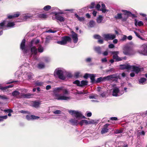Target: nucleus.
I'll use <instances>...</instances> for the list:
<instances>
[{"label":"nucleus","mask_w":147,"mask_h":147,"mask_svg":"<svg viewBox=\"0 0 147 147\" xmlns=\"http://www.w3.org/2000/svg\"><path fill=\"white\" fill-rule=\"evenodd\" d=\"M62 90V87L55 88L53 90V92L55 94V96L56 99L58 100H68L70 99L69 97H66L65 96L57 94H56L57 93H58L61 92Z\"/></svg>","instance_id":"f257e3e1"},{"label":"nucleus","mask_w":147,"mask_h":147,"mask_svg":"<svg viewBox=\"0 0 147 147\" xmlns=\"http://www.w3.org/2000/svg\"><path fill=\"white\" fill-rule=\"evenodd\" d=\"M113 78H116L117 79H121L119 76H118L117 74H114L107 76L104 77H100L98 78L96 81L97 83L104 81L106 80H112Z\"/></svg>","instance_id":"f03ea898"},{"label":"nucleus","mask_w":147,"mask_h":147,"mask_svg":"<svg viewBox=\"0 0 147 147\" xmlns=\"http://www.w3.org/2000/svg\"><path fill=\"white\" fill-rule=\"evenodd\" d=\"M122 11L124 13V18H123L122 16L123 15H122L121 13H118L117 16H115V18L116 19H121L123 21L125 20L127 18L128 16H130L131 13L130 12L127 11L126 10H123Z\"/></svg>","instance_id":"7ed1b4c3"},{"label":"nucleus","mask_w":147,"mask_h":147,"mask_svg":"<svg viewBox=\"0 0 147 147\" xmlns=\"http://www.w3.org/2000/svg\"><path fill=\"white\" fill-rule=\"evenodd\" d=\"M57 74L59 78L61 80H64L65 78V75L66 72L61 69H56L54 72V74Z\"/></svg>","instance_id":"20e7f679"},{"label":"nucleus","mask_w":147,"mask_h":147,"mask_svg":"<svg viewBox=\"0 0 147 147\" xmlns=\"http://www.w3.org/2000/svg\"><path fill=\"white\" fill-rule=\"evenodd\" d=\"M123 66V69H132L133 71L136 73H138L140 71V69L139 67L134 66H130L129 65H122Z\"/></svg>","instance_id":"39448f33"},{"label":"nucleus","mask_w":147,"mask_h":147,"mask_svg":"<svg viewBox=\"0 0 147 147\" xmlns=\"http://www.w3.org/2000/svg\"><path fill=\"white\" fill-rule=\"evenodd\" d=\"M111 54L113 55V59H115L116 61H119L122 60L123 59H125L126 57H120L118 56L119 53L118 51H112L111 52Z\"/></svg>","instance_id":"423d86ee"},{"label":"nucleus","mask_w":147,"mask_h":147,"mask_svg":"<svg viewBox=\"0 0 147 147\" xmlns=\"http://www.w3.org/2000/svg\"><path fill=\"white\" fill-rule=\"evenodd\" d=\"M69 113L73 116L77 118H85L84 116H82L80 112L74 111H69Z\"/></svg>","instance_id":"0eeeda50"},{"label":"nucleus","mask_w":147,"mask_h":147,"mask_svg":"<svg viewBox=\"0 0 147 147\" xmlns=\"http://www.w3.org/2000/svg\"><path fill=\"white\" fill-rule=\"evenodd\" d=\"M138 52L140 53L143 55H147V44H144L142 45Z\"/></svg>","instance_id":"6e6552de"},{"label":"nucleus","mask_w":147,"mask_h":147,"mask_svg":"<svg viewBox=\"0 0 147 147\" xmlns=\"http://www.w3.org/2000/svg\"><path fill=\"white\" fill-rule=\"evenodd\" d=\"M71 39L69 36H65L63 38L62 40L61 41L57 42V43L61 45H64L66 44L67 42H71Z\"/></svg>","instance_id":"1a4fd4ad"},{"label":"nucleus","mask_w":147,"mask_h":147,"mask_svg":"<svg viewBox=\"0 0 147 147\" xmlns=\"http://www.w3.org/2000/svg\"><path fill=\"white\" fill-rule=\"evenodd\" d=\"M102 36L106 40H112L116 37L115 35L112 34H104Z\"/></svg>","instance_id":"9d476101"},{"label":"nucleus","mask_w":147,"mask_h":147,"mask_svg":"<svg viewBox=\"0 0 147 147\" xmlns=\"http://www.w3.org/2000/svg\"><path fill=\"white\" fill-rule=\"evenodd\" d=\"M123 53L125 55H131L135 54L136 52L134 50L125 48L123 49Z\"/></svg>","instance_id":"9b49d317"},{"label":"nucleus","mask_w":147,"mask_h":147,"mask_svg":"<svg viewBox=\"0 0 147 147\" xmlns=\"http://www.w3.org/2000/svg\"><path fill=\"white\" fill-rule=\"evenodd\" d=\"M73 83L79 86H83L86 85L88 84V82L86 81L82 80L81 83L78 80H76L73 82Z\"/></svg>","instance_id":"f8f14e48"},{"label":"nucleus","mask_w":147,"mask_h":147,"mask_svg":"<svg viewBox=\"0 0 147 147\" xmlns=\"http://www.w3.org/2000/svg\"><path fill=\"white\" fill-rule=\"evenodd\" d=\"M95 76V74H86L84 76V77L86 78L89 77L90 78L91 82H93L95 81L94 78Z\"/></svg>","instance_id":"ddd939ff"},{"label":"nucleus","mask_w":147,"mask_h":147,"mask_svg":"<svg viewBox=\"0 0 147 147\" xmlns=\"http://www.w3.org/2000/svg\"><path fill=\"white\" fill-rule=\"evenodd\" d=\"M71 37L73 40L74 43H76L78 41V34L72 31L71 32Z\"/></svg>","instance_id":"4468645a"},{"label":"nucleus","mask_w":147,"mask_h":147,"mask_svg":"<svg viewBox=\"0 0 147 147\" xmlns=\"http://www.w3.org/2000/svg\"><path fill=\"white\" fill-rule=\"evenodd\" d=\"M83 121L84 120H82L80 123H79L77 120L71 119L70 120V122L74 125H77L79 124L81 125H82L84 123Z\"/></svg>","instance_id":"2eb2a0df"},{"label":"nucleus","mask_w":147,"mask_h":147,"mask_svg":"<svg viewBox=\"0 0 147 147\" xmlns=\"http://www.w3.org/2000/svg\"><path fill=\"white\" fill-rule=\"evenodd\" d=\"M119 89L117 87H115L113 89L112 95L113 96H117L118 93L119 92Z\"/></svg>","instance_id":"dca6fc26"},{"label":"nucleus","mask_w":147,"mask_h":147,"mask_svg":"<svg viewBox=\"0 0 147 147\" xmlns=\"http://www.w3.org/2000/svg\"><path fill=\"white\" fill-rule=\"evenodd\" d=\"M26 118L28 120H30L32 119H38L39 117L38 116H36L33 115L31 116L27 115L26 116Z\"/></svg>","instance_id":"f3484780"},{"label":"nucleus","mask_w":147,"mask_h":147,"mask_svg":"<svg viewBox=\"0 0 147 147\" xmlns=\"http://www.w3.org/2000/svg\"><path fill=\"white\" fill-rule=\"evenodd\" d=\"M21 97L29 98L33 96V94L30 93H28L26 94L22 95Z\"/></svg>","instance_id":"a211bd4d"},{"label":"nucleus","mask_w":147,"mask_h":147,"mask_svg":"<svg viewBox=\"0 0 147 147\" xmlns=\"http://www.w3.org/2000/svg\"><path fill=\"white\" fill-rule=\"evenodd\" d=\"M31 52L32 54L36 55L37 52V49L34 47H33L31 48Z\"/></svg>","instance_id":"6ab92c4d"},{"label":"nucleus","mask_w":147,"mask_h":147,"mask_svg":"<svg viewBox=\"0 0 147 147\" xmlns=\"http://www.w3.org/2000/svg\"><path fill=\"white\" fill-rule=\"evenodd\" d=\"M146 79L144 78H142L139 80V83L140 84H145Z\"/></svg>","instance_id":"aec40b11"},{"label":"nucleus","mask_w":147,"mask_h":147,"mask_svg":"<svg viewBox=\"0 0 147 147\" xmlns=\"http://www.w3.org/2000/svg\"><path fill=\"white\" fill-rule=\"evenodd\" d=\"M20 15L19 13L18 12H16V14H14L13 15H9L8 16L9 18H13L17 17L19 16Z\"/></svg>","instance_id":"412c9836"},{"label":"nucleus","mask_w":147,"mask_h":147,"mask_svg":"<svg viewBox=\"0 0 147 147\" xmlns=\"http://www.w3.org/2000/svg\"><path fill=\"white\" fill-rule=\"evenodd\" d=\"M26 42V40L25 39H24L21 43L20 48L21 49L23 50L24 49L25 47V43Z\"/></svg>","instance_id":"4be33fe9"},{"label":"nucleus","mask_w":147,"mask_h":147,"mask_svg":"<svg viewBox=\"0 0 147 147\" xmlns=\"http://www.w3.org/2000/svg\"><path fill=\"white\" fill-rule=\"evenodd\" d=\"M135 24L136 26H137V24L139 26H141L143 25V23L142 21H140L137 23V20H135Z\"/></svg>","instance_id":"5701e85b"},{"label":"nucleus","mask_w":147,"mask_h":147,"mask_svg":"<svg viewBox=\"0 0 147 147\" xmlns=\"http://www.w3.org/2000/svg\"><path fill=\"white\" fill-rule=\"evenodd\" d=\"M75 16L78 18V20L80 22L84 21V17H80L77 14H75Z\"/></svg>","instance_id":"b1692460"},{"label":"nucleus","mask_w":147,"mask_h":147,"mask_svg":"<svg viewBox=\"0 0 147 147\" xmlns=\"http://www.w3.org/2000/svg\"><path fill=\"white\" fill-rule=\"evenodd\" d=\"M56 19L60 22H63L65 20L64 18L61 16H57Z\"/></svg>","instance_id":"393cba45"},{"label":"nucleus","mask_w":147,"mask_h":147,"mask_svg":"<svg viewBox=\"0 0 147 147\" xmlns=\"http://www.w3.org/2000/svg\"><path fill=\"white\" fill-rule=\"evenodd\" d=\"M40 104V102H35L34 103L33 106L36 108H37L39 107Z\"/></svg>","instance_id":"a878e982"},{"label":"nucleus","mask_w":147,"mask_h":147,"mask_svg":"<svg viewBox=\"0 0 147 147\" xmlns=\"http://www.w3.org/2000/svg\"><path fill=\"white\" fill-rule=\"evenodd\" d=\"M100 10L104 13L105 12L107 11L105 8V5L104 4H102V8L100 9Z\"/></svg>","instance_id":"bb28decb"},{"label":"nucleus","mask_w":147,"mask_h":147,"mask_svg":"<svg viewBox=\"0 0 147 147\" xmlns=\"http://www.w3.org/2000/svg\"><path fill=\"white\" fill-rule=\"evenodd\" d=\"M102 17L101 16H99L97 18L96 21L97 23H100L102 20Z\"/></svg>","instance_id":"cd10ccee"},{"label":"nucleus","mask_w":147,"mask_h":147,"mask_svg":"<svg viewBox=\"0 0 147 147\" xmlns=\"http://www.w3.org/2000/svg\"><path fill=\"white\" fill-rule=\"evenodd\" d=\"M108 131V129L107 128L104 127L102 129L101 133L102 134H104L107 132Z\"/></svg>","instance_id":"c85d7f7f"},{"label":"nucleus","mask_w":147,"mask_h":147,"mask_svg":"<svg viewBox=\"0 0 147 147\" xmlns=\"http://www.w3.org/2000/svg\"><path fill=\"white\" fill-rule=\"evenodd\" d=\"M12 86L9 85L8 86H6L4 87H2V85L1 84H0V89L2 90H4L5 89H6L8 88H11L12 87Z\"/></svg>","instance_id":"c756f323"},{"label":"nucleus","mask_w":147,"mask_h":147,"mask_svg":"<svg viewBox=\"0 0 147 147\" xmlns=\"http://www.w3.org/2000/svg\"><path fill=\"white\" fill-rule=\"evenodd\" d=\"M19 94V92L17 91H14L12 93V95L15 96H17Z\"/></svg>","instance_id":"7c9ffc66"},{"label":"nucleus","mask_w":147,"mask_h":147,"mask_svg":"<svg viewBox=\"0 0 147 147\" xmlns=\"http://www.w3.org/2000/svg\"><path fill=\"white\" fill-rule=\"evenodd\" d=\"M15 24L13 22H9L8 23L7 26L8 27H12Z\"/></svg>","instance_id":"2f4dec72"},{"label":"nucleus","mask_w":147,"mask_h":147,"mask_svg":"<svg viewBox=\"0 0 147 147\" xmlns=\"http://www.w3.org/2000/svg\"><path fill=\"white\" fill-rule=\"evenodd\" d=\"M51 8V6L48 5L45 6L44 8V9L45 11H48Z\"/></svg>","instance_id":"473e14b6"},{"label":"nucleus","mask_w":147,"mask_h":147,"mask_svg":"<svg viewBox=\"0 0 147 147\" xmlns=\"http://www.w3.org/2000/svg\"><path fill=\"white\" fill-rule=\"evenodd\" d=\"M43 51V48L41 46H39L38 48V51L39 52H42Z\"/></svg>","instance_id":"72a5a7b5"},{"label":"nucleus","mask_w":147,"mask_h":147,"mask_svg":"<svg viewBox=\"0 0 147 147\" xmlns=\"http://www.w3.org/2000/svg\"><path fill=\"white\" fill-rule=\"evenodd\" d=\"M39 17L41 18H47V16L45 14H40L39 16Z\"/></svg>","instance_id":"f704fd0d"},{"label":"nucleus","mask_w":147,"mask_h":147,"mask_svg":"<svg viewBox=\"0 0 147 147\" xmlns=\"http://www.w3.org/2000/svg\"><path fill=\"white\" fill-rule=\"evenodd\" d=\"M95 24L94 22L93 21H91L89 22V25L90 27H92Z\"/></svg>","instance_id":"c9c22d12"},{"label":"nucleus","mask_w":147,"mask_h":147,"mask_svg":"<svg viewBox=\"0 0 147 147\" xmlns=\"http://www.w3.org/2000/svg\"><path fill=\"white\" fill-rule=\"evenodd\" d=\"M45 67V65L43 63L39 64L38 66V67L40 69L42 68Z\"/></svg>","instance_id":"e433bc0d"},{"label":"nucleus","mask_w":147,"mask_h":147,"mask_svg":"<svg viewBox=\"0 0 147 147\" xmlns=\"http://www.w3.org/2000/svg\"><path fill=\"white\" fill-rule=\"evenodd\" d=\"M94 49L98 53H100V48L99 47H96Z\"/></svg>","instance_id":"4c0bfd02"},{"label":"nucleus","mask_w":147,"mask_h":147,"mask_svg":"<svg viewBox=\"0 0 147 147\" xmlns=\"http://www.w3.org/2000/svg\"><path fill=\"white\" fill-rule=\"evenodd\" d=\"M39 40H37L35 41L34 40H32L31 42V45L34 44V43L35 44H36L38 43H39Z\"/></svg>","instance_id":"58836bf2"},{"label":"nucleus","mask_w":147,"mask_h":147,"mask_svg":"<svg viewBox=\"0 0 147 147\" xmlns=\"http://www.w3.org/2000/svg\"><path fill=\"white\" fill-rule=\"evenodd\" d=\"M62 91L63 93L65 94H68V92L67 90L66 89H63V87Z\"/></svg>","instance_id":"ea45409f"},{"label":"nucleus","mask_w":147,"mask_h":147,"mask_svg":"<svg viewBox=\"0 0 147 147\" xmlns=\"http://www.w3.org/2000/svg\"><path fill=\"white\" fill-rule=\"evenodd\" d=\"M0 98L3 99H7L8 98L5 95H0Z\"/></svg>","instance_id":"a19ab883"},{"label":"nucleus","mask_w":147,"mask_h":147,"mask_svg":"<svg viewBox=\"0 0 147 147\" xmlns=\"http://www.w3.org/2000/svg\"><path fill=\"white\" fill-rule=\"evenodd\" d=\"M94 37L95 38L98 39H99L101 38V36L98 35H94Z\"/></svg>","instance_id":"79ce46f5"},{"label":"nucleus","mask_w":147,"mask_h":147,"mask_svg":"<svg viewBox=\"0 0 147 147\" xmlns=\"http://www.w3.org/2000/svg\"><path fill=\"white\" fill-rule=\"evenodd\" d=\"M36 84V85L38 86H41L42 85L43 83L41 82H37Z\"/></svg>","instance_id":"37998d69"},{"label":"nucleus","mask_w":147,"mask_h":147,"mask_svg":"<svg viewBox=\"0 0 147 147\" xmlns=\"http://www.w3.org/2000/svg\"><path fill=\"white\" fill-rule=\"evenodd\" d=\"M61 111L60 110H56L53 112V113L55 114H59L61 113Z\"/></svg>","instance_id":"c03bdc74"},{"label":"nucleus","mask_w":147,"mask_h":147,"mask_svg":"<svg viewBox=\"0 0 147 147\" xmlns=\"http://www.w3.org/2000/svg\"><path fill=\"white\" fill-rule=\"evenodd\" d=\"M134 32L135 34L136 35V36H137L138 38L141 39H142V38L136 32L134 31Z\"/></svg>","instance_id":"a18cd8bd"},{"label":"nucleus","mask_w":147,"mask_h":147,"mask_svg":"<svg viewBox=\"0 0 147 147\" xmlns=\"http://www.w3.org/2000/svg\"><path fill=\"white\" fill-rule=\"evenodd\" d=\"M127 37L126 35H123L121 40L122 41H124L127 38Z\"/></svg>","instance_id":"49530a36"},{"label":"nucleus","mask_w":147,"mask_h":147,"mask_svg":"<svg viewBox=\"0 0 147 147\" xmlns=\"http://www.w3.org/2000/svg\"><path fill=\"white\" fill-rule=\"evenodd\" d=\"M7 117V115L4 116H0V118L1 119H6Z\"/></svg>","instance_id":"de8ad7c7"},{"label":"nucleus","mask_w":147,"mask_h":147,"mask_svg":"<svg viewBox=\"0 0 147 147\" xmlns=\"http://www.w3.org/2000/svg\"><path fill=\"white\" fill-rule=\"evenodd\" d=\"M115 47L114 45L113 44H111L109 45V47L110 48H113Z\"/></svg>","instance_id":"09e8293b"},{"label":"nucleus","mask_w":147,"mask_h":147,"mask_svg":"<svg viewBox=\"0 0 147 147\" xmlns=\"http://www.w3.org/2000/svg\"><path fill=\"white\" fill-rule=\"evenodd\" d=\"M94 3H91V5L89 7V8L90 9H92V8H93L94 7Z\"/></svg>","instance_id":"8fccbe9b"},{"label":"nucleus","mask_w":147,"mask_h":147,"mask_svg":"<svg viewBox=\"0 0 147 147\" xmlns=\"http://www.w3.org/2000/svg\"><path fill=\"white\" fill-rule=\"evenodd\" d=\"M33 74H30L28 75V78L29 79H31L32 78V76Z\"/></svg>","instance_id":"3c124183"},{"label":"nucleus","mask_w":147,"mask_h":147,"mask_svg":"<svg viewBox=\"0 0 147 147\" xmlns=\"http://www.w3.org/2000/svg\"><path fill=\"white\" fill-rule=\"evenodd\" d=\"M100 5L99 4H98L96 6V8L98 10H99L100 8Z\"/></svg>","instance_id":"603ef678"},{"label":"nucleus","mask_w":147,"mask_h":147,"mask_svg":"<svg viewBox=\"0 0 147 147\" xmlns=\"http://www.w3.org/2000/svg\"><path fill=\"white\" fill-rule=\"evenodd\" d=\"M79 74L80 73L78 72H77L75 73V75L76 77L78 78L79 76Z\"/></svg>","instance_id":"864d4df0"},{"label":"nucleus","mask_w":147,"mask_h":147,"mask_svg":"<svg viewBox=\"0 0 147 147\" xmlns=\"http://www.w3.org/2000/svg\"><path fill=\"white\" fill-rule=\"evenodd\" d=\"M122 132V131L121 130H119L118 129H117L116 130L115 133V134H119L120 133Z\"/></svg>","instance_id":"5fc2aeb1"},{"label":"nucleus","mask_w":147,"mask_h":147,"mask_svg":"<svg viewBox=\"0 0 147 147\" xmlns=\"http://www.w3.org/2000/svg\"><path fill=\"white\" fill-rule=\"evenodd\" d=\"M47 32H50V33H54L56 32V31H53L51 30H49L47 31Z\"/></svg>","instance_id":"6e6d98bb"},{"label":"nucleus","mask_w":147,"mask_h":147,"mask_svg":"<svg viewBox=\"0 0 147 147\" xmlns=\"http://www.w3.org/2000/svg\"><path fill=\"white\" fill-rule=\"evenodd\" d=\"M4 111L5 112H7L9 113L12 112H13L12 110L11 109L5 110Z\"/></svg>","instance_id":"4d7b16f0"},{"label":"nucleus","mask_w":147,"mask_h":147,"mask_svg":"<svg viewBox=\"0 0 147 147\" xmlns=\"http://www.w3.org/2000/svg\"><path fill=\"white\" fill-rule=\"evenodd\" d=\"M5 22L4 21V22H2L0 23V26L1 27H2V26H3L5 24Z\"/></svg>","instance_id":"13d9d810"},{"label":"nucleus","mask_w":147,"mask_h":147,"mask_svg":"<svg viewBox=\"0 0 147 147\" xmlns=\"http://www.w3.org/2000/svg\"><path fill=\"white\" fill-rule=\"evenodd\" d=\"M110 119L111 120H116L117 119L116 117H112Z\"/></svg>","instance_id":"bf43d9fd"},{"label":"nucleus","mask_w":147,"mask_h":147,"mask_svg":"<svg viewBox=\"0 0 147 147\" xmlns=\"http://www.w3.org/2000/svg\"><path fill=\"white\" fill-rule=\"evenodd\" d=\"M92 115V113L91 112H89L87 113V115L88 117H90Z\"/></svg>","instance_id":"052dcab7"},{"label":"nucleus","mask_w":147,"mask_h":147,"mask_svg":"<svg viewBox=\"0 0 147 147\" xmlns=\"http://www.w3.org/2000/svg\"><path fill=\"white\" fill-rule=\"evenodd\" d=\"M97 13V11H93L92 13H93V16H96Z\"/></svg>","instance_id":"680f3d73"},{"label":"nucleus","mask_w":147,"mask_h":147,"mask_svg":"<svg viewBox=\"0 0 147 147\" xmlns=\"http://www.w3.org/2000/svg\"><path fill=\"white\" fill-rule=\"evenodd\" d=\"M51 88V86L50 85H48L46 87V89L47 90L50 89Z\"/></svg>","instance_id":"e2e57ef3"},{"label":"nucleus","mask_w":147,"mask_h":147,"mask_svg":"<svg viewBox=\"0 0 147 147\" xmlns=\"http://www.w3.org/2000/svg\"><path fill=\"white\" fill-rule=\"evenodd\" d=\"M101 60H102V62H106L107 61V59H106V58H104L102 59Z\"/></svg>","instance_id":"0e129e2a"},{"label":"nucleus","mask_w":147,"mask_h":147,"mask_svg":"<svg viewBox=\"0 0 147 147\" xmlns=\"http://www.w3.org/2000/svg\"><path fill=\"white\" fill-rule=\"evenodd\" d=\"M84 123L86 124H89V122L86 120H84Z\"/></svg>","instance_id":"69168bd1"},{"label":"nucleus","mask_w":147,"mask_h":147,"mask_svg":"<svg viewBox=\"0 0 147 147\" xmlns=\"http://www.w3.org/2000/svg\"><path fill=\"white\" fill-rule=\"evenodd\" d=\"M89 98L90 99L93 98H95L96 96H94V95L90 96H89Z\"/></svg>","instance_id":"338daca9"},{"label":"nucleus","mask_w":147,"mask_h":147,"mask_svg":"<svg viewBox=\"0 0 147 147\" xmlns=\"http://www.w3.org/2000/svg\"><path fill=\"white\" fill-rule=\"evenodd\" d=\"M118 42V40L117 39H115L113 41V42L114 44H116Z\"/></svg>","instance_id":"774afa93"}]
</instances>
